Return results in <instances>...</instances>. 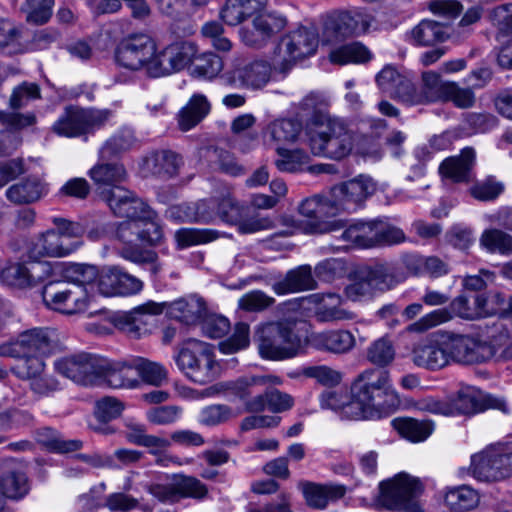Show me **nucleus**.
<instances>
[{
  "instance_id": "60",
  "label": "nucleus",
  "mask_w": 512,
  "mask_h": 512,
  "mask_svg": "<svg viewBox=\"0 0 512 512\" xmlns=\"http://www.w3.org/2000/svg\"><path fill=\"white\" fill-rule=\"evenodd\" d=\"M53 5L54 0H26L22 10L27 22L41 25L51 18Z\"/></svg>"
},
{
  "instance_id": "46",
  "label": "nucleus",
  "mask_w": 512,
  "mask_h": 512,
  "mask_svg": "<svg viewBox=\"0 0 512 512\" xmlns=\"http://www.w3.org/2000/svg\"><path fill=\"white\" fill-rule=\"evenodd\" d=\"M392 426L401 437L414 443L425 441L434 430L432 421L410 417L395 418Z\"/></svg>"
},
{
  "instance_id": "25",
  "label": "nucleus",
  "mask_w": 512,
  "mask_h": 512,
  "mask_svg": "<svg viewBox=\"0 0 512 512\" xmlns=\"http://www.w3.org/2000/svg\"><path fill=\"white\" fill-rule=\"evenodd\" d=\"M298 488L302 492L306 504L319 510L342 499L347 492L346 486L342 484H319L310 481H301Z\"/></svg>"
},
{
  "instance_id": "12",
  "label": "nucleus",
  "mask_w": 512,
  "mask_h": 512,
  "mask_svg": "<svg viewBox=\"0 0 512 512\" xmlns=\"http://www.w3.org/2000/svg\"><path fill=\"white\" fill-rule=\"evenodd\" d=\"M374 15L364 9H353L335 13L325 22L324 37L327 42L358 37L380 30Z\"/></svg>"
},
{
  "instance_id": "28",
  "label": "nucleus",
  "mask_w": 512,
  "mask_h": 512,
  "mask_svg": "<svg viewBox=\"0 0 512 512\" xmlns=\"http://www.w3.org/2000/svg\"><path fill=\"white\" fill-rule=\"evenodd\" d=\"M282 384V379L275 375H251L240 377L233 381L221 384V388L229 395H233L243 401L247 410V403L255 396L258 387L277 386Z\"/></svg>"
},
{
  "instance_id": "47",
  "label": "nucleus",
  "mask_w": 512,
  "mask_h": 512,
  "mask_svg": "<svg viewBox=\"0 0 512 512\" xmlns=\"http://www.w3.org/2000/svg\"><path fill=\"white\" fill-rule=\"evenodd\" d=\"M255 39L244 36V41L250 46H260L261 42L281 31L286 25V19L282 16L267 14L259 15L253 21Z\"/></svg>"
},
{
  "instance_id": "3",
  "label": "nucleus",
  "mask_w": 512,
  "mask_h": 512,
  "mask_svg": "<svg viewBox=\"0 0 512 512\" xmlns=\"http://www.w3.org/2000/svg\"><path fill=\"white\" fill-rule=\"evenodd\" d=\"M305 136L312 154L334 160L349 155L355 143L354 133L344 122L326 113H318L307 122Z\"/></svg>"
},
{
  "instance_id": "36",
  "label": "nucleus",
  "mask_w": 512,
  "mask_h": 512,
  "mask_svg": "<svg viewBox=\"0 0 512 512\" xmlns=\"http://www.w3.org/2000/svg\"><path fill=\"white\" fill-rule=\"evenodd\" d=\"M451 415L474 414L486 408L483 393L473 386H462L448 398Z\"/></svg>"
},
{
  "instance_id": "49",
  "label": "nucleus",
  "mask_w": 512,
  "mask_h": 512,
  "mask_svg": "<svg viewBox=\"0 0 512 512\" xmlns=\"http://www.w3.org/2000/svg\"><path fill=\"white\" fill-rule=\"evenodd\" d=\"M372 58L369 49L361 42H351L342 45L329 54V59L334 64L345 65L348 63H365Z\"/></svg>"
},
{
  "instance_id": "21",
  "label": "nucleus",
  "mask_w": 512,
  "mask_h": 512,
  "mask_svg": "<svg viewBox=\"0 0 512 512\" xmlns=\"http://www.w3.org/2000/svg\"><path fill=\"white\" fill-rule=\"evenodd\" d=\"M95 281L99 292L107 297L132 295L143 288L141 280L116 266L102 268Z\"/></svg>"
},
{
  "instance_id": "63",
  "label": "nucleus",
  "mask_w": 512,
  "mask_h": 512,
  "mask_svg": "<svg viewBox=\"0 0 512 512\" xmlns=\"http://www.w3.org/2000/svg\"><path fill=\"white\" fill-rule=\"evenodd\" d=\"M364 271L374 289V292L391 289L399 282L392 270L384 265L367 268L364 269Z\"/></svg>"
},
{
  "instance_id": "18",
  "label": "nucleus",
  "mask_w": 512,
  "mask_h": 512,
  "mask_svg": "<svg viewBox=\"0 0 512 512\" xmlns=\"http://www.w3.org/2000/svg\"><path fill=\"white\" fill-rule=\"evenodd\" d=\"M454 317L464 320H477L473 300L471 301L466 295L461 294L450 302L449 309L441 308L427 313L410 324L407 327V331L411 333H423L438 325L449 322Z\"/></svg>"
},
{
  "instance_id": "32",
  "label": "nucleus",
  "mask_w": 512,
  "mask_h": 512,
  "mask_svg": "<svg viewBox=\"0 0 512 512\" xmlns=\"http://www.w3.org/2000/svg\"><path fill=\"white\" fill-rule=\"evenodd\" d=\"M134 370L132 358L124 361H111L106 358L101 385L115 389L135 388L139 385V380L133 375Z\"/></svg>"
},
{
  "instance_id": "9",
  "label": "nucleus",
  "mask_w": 512,
  "mask_h": 512,
  "mask_svg": "<svg viewBox=\"0 0 512 512\" xmlns=\"http://www.w3.org/2000/svg\"><path fill=\"white\" fill-rule=\"evenodd\" d=\"M112 112L108 109L82 108L67 106L55 121L52 130L59 136L75 138L94 134L103 128L111 119Z\"/></svg>"
},
{
  "instance_id": "45",
  "label": "nucleus",
  "mask_w": 512,
  "mask_h": 512,
  "mask_svg": "<svg viewBox=\"0 0 512 512\" xmlns=\"http://www.w3.org/2000/svg\"><path fill=\"white\" fill-rule=\"evenodd\" d=\"M181 165L182 158L172 151H158L145 159L146 169L163 179L176 175Z\"/></svg>"
},
{
  "instance_id": "33",
  "label": "nucleus",
  "mask_w": 512,
  "mask_h": 512,
  "mask_svg": "<svg viewBox=\"0 0 512 512\" xmlns=\"http://www.w3.org/2000/svg\"><path fill=\"white\" fill-rule=\"evenodd\" d=\"M102 200L113 214L125 219L138 220L150 207L135 194H102Z\"/></svg>"
},
{
  "instance_id": "20",
  "label": "nucleus",
  "mask_w": 512,
  "mask_h": 512,
  "mask_svg": "<svg viewBox=\"0 0 512 512\" xmlns=\"http://www.w3.org/2000/svg\"><path fill=\"white\" fill-rule=\"evenodd\" d=\"M31 489L32 482L18 460L0 459V497L19 502L30 494Z\"/></svg>"
},
{
  "instance_id": "55",
  "label": "nucleus",
  "mask_w": 512,
  "mask_h": 512,
  "mask_svg": "<svg viewBox=\"0 0 512 512\" xmlns=\"http://www.w3.org/2000/svg\"><path fill=\"white\" fill-rule=\"evenodd\" d=\"M367 360L375 366L385 367L393 362L395 348L388 337H381L373 341L367 348Z\"/></svg>"
},
{
  "instance_id": "61",
  "label": "nucleus",
  "mask_w": 512,
  "mask_h": 512,
  "mask_svg": "<svg viewBox=\"0 0 512 512\" xmlns=\"http://www.w3.org/2000/svg\"><path fill=\"white\" fill-rule=\"evenodd\" d=\"M98 270L93 265L69 263L63 269V276L70 282L85 286L96 280Z\"/></svg>"
},
{
  "instance_id": "31",
  "label": "nucleus",
  "mask_w": 512,
  "mask_h": 512,
  "mask_svg": "<svg viewBox=\"0 0 512 512\" xmlns=\"http://www.w3.org/2000/svg\"><path fill=\"white\" fill-rule=\"evenodd\" d=\"M310 298L317 304L315 318L318 322L348 321L355 318L352 311L342 307V298L335 293L313 294Z\"/></svg>"
},
{
  "instance_id": "26",
  "label": "nucleus",
  "mask_w": 512,
  "mask_h": 512,
  "mask_svg": "<svg viewBox=\"0 0 512 512\" xmlns=\"http://www.w3.org/2000/svg\"><path fill=\"white\" fill-rule=\"evenodd\" d=\"M411 358L417 367L431 371L448 366L444 334L438 340L425 341L415 345Z\"/></svg>"
},
{
  "instance_id": "64",
  "label": "nucleus",
  "mask_w": 512,
  "mask_h": 512,
  "mask_svg": "<svg viewBox=\"0 0 512 512\" xmlns=\"http://www.w3.org/2000/svg\"><path fill=\"white\" fill-rule=\"evenodd\" d=\"M249 343V326L241 322L235 325L233 334L219 344V349L224 354H233L248 347Z\"/></svg>"
},
{
  "instance_id": "5",
  "label": "nucleus",
  "mask_w": 512,
  "mask_h": 512,
  "mask_svg": "<svg viewBox=\"0 0 512 512\" xmlns=\"http://www.w3.org/2000/svg\"><path fill=\"white\" fill-rule=\"evenodd\" d=\"M444 340L448 364L451 362L472 365L486 362L494 357L501 346L508 343L509 333L502 329L493 340L487 341L471 334L445 332Z\"/></svg>"
},
{
  "instance_id": "57",
  "label": "nucleus",
  "mask_w": 512,
  "mask_h": 512,
  "mask_svg": "<svg viewBox=\"0 0 512 512\" xmlns=\"http://www.w3.org/2000/svg\"><path fill=\"white\" fill-rule=\"evenodd\" d=\"M480 245L491 253H512V237L501 230L484 231L480 238Z\"/></svg>"
},
{
  "instance_id": "54",
  "label": "nucleus",
  "mask_w": 512,
  "mask_h": 512,
  "mask_svg": "<svg viewBox=\"0 0 512 512\" xmlns=\"http://www.w3.org/2000/svg\"><path fill=\"white\" fill-rule=\"evenodd\" d=\"M37 440L50 451L58 453L74 452L82 447L80 440L64 439L58 432L50 428L40 430L37 434Z\"/></svg>"
},
{
  "instance_id": "38",
  "label": "nucleus",
  "mask_w": 512,
  "mask_h": 512,
  "mask_svg": "<svg viewBox=\"0 0 512 512\" xmlns=\"http://www.w3.org/2000/svg\"><path fill=\"white\" fill-rule=\"evenodd\" d=\"M90 178L102 188L124 190L127 172L121 164L98 163L88 172Z\"/></svg>"
},
{
  "instance_id": "27",
  "label": "nucleus",
  "mask_w": 512,
  "mask_h": 512,
  "mask_svg": "<svg viewBox=\"0 0 512 512\" xmlns=\"http://www.w3.org/2000/svg\"><path fill=\"white\" fill-rule=\"evenodd\" d=\"M163 310L170 318L175 319L186 325H195L207 313V305L205 300L195 294L177 299L169 304L162 303Z\"/></svg>"
},
{
  "instance_id": "58",
  "label": "nucleus",
  "mask_w": 512,
  "mask_h": 512,
  "mask_svg": "<svg viewBox=\"0 0 512 512\" xmlns=\"http://www.w3.org/2000/svg\"><path fill=\"white\" fill-rule=\"evenodd\" d=\"M267 131L275 142L288 143L297 139L301 131V125L291 119H280L272 122Z\"/></svg>"
},
{
  "instance_id": "7",
  "label": "nucleus",
  "mask_w": 512,
  "mask_h": 512,
  "mask_svg": "<svg viewBox=\"0 0 512 512\" xmlns=\"http://www.w3.org/2000/svg\"><path fill=\"white\" fill-rule=\"evenodd\" d=\"M256 342L263 359L281 361L298 355L302 340L293 321L267 323L257 331Z\"/></svg>"
},
{
  "instance_id": "44",
  "label": "nucleus",
  "mask_w": 512,
  "mask_h": 512,
  "mask_svg": "<svg viewBox=\"0 0 512 512\" xmlns=\"http://www.w3.org/2000/svg\"><path fill=\"white\" fill-rule=\"evenodd\" d=\"M210 103L206 96L194 94L180 110L178 124L182 131H188L202 121L210 112Z\"/></svg>"
},
{
  "instance_id": "34",
  "label": "nucleus",
  "mask_w": 512,
  "mask_h": 512,
  "mask_svg": "<svg viewBox=\"0 0 512 512\" xmlns=\"http://www.w3.org/2000/svg\"><path fill=\"white\" fill-rule=\"evenodd\" d=\"M269 387H265L263 393L257 394L247 403V412H262L268 409L273 413H281L293 407L294 399L291 395Z\"/></svg>"
},
{
  "instance_id": "10",
  "label": "nucleus",
  "mask_w": 512,
  "mask_h": 512,
  "mask_svg": "<svg viewBox=\"0 0 512 512\" xmlns=\"http://www.w3.org/2000/svg\"><path fill=\"white\" fill-rule=\"evenodd\" d=\"M471 475L478 481L497 482L512 477V450L505 444L486 446L471 456Z\"/></svg>"
},
{
  "instance_id": "13",
  "label": "nucleus",
  "mask_w": 512,
  "mask_h": 512,
  "mask_svg": "<svg viewBox=\"0 0 512 512\" xmlns=\"http://www.w3.org/2000/svg\"><path fill=\"white\" fill-rule=\"evenodd\" d=\"M197 52L196 44L190 41L173 42L160 50L155 43L147 75L159 78L179 72L193 62Z\"/></svg>"
},
{
  "instance_id": "56",
  "label": "nucleus",
  "mask_w": 512,
  "mask_h": 512,
  "mask_svg": "<svg viewBox=\"0 0 512 512\" xmlns=\"http://www.w3.org/2000/svg\"><path fill=\"white\" fill-rule=\"evenodd\" d=\"M163 304L156 302H147L137 307L134 312L124 317L122 329L133 337H139L141 335V323L137 316L141 314L158 315L163 312Z\"/></svg>"
},
{
  "instance_id": "37",
  "label": "nucleus",
  "mask_w": 512,
  "mask_h": 512,
  "mask_svg": "<svg viewBox=\"0 0 512 512\" xmlns=\"http://www.w3.org/2000/svg\"><path fill=\"white\" fill-rule=\"evenodd\" d=\"M41 263L31 262L28 264L14 263L1 272V280L8 286L16 288H28L36 285L41 276L37 270L41 267Z\"/></svg>"
},
{
  "instance_id": "50",
  "label": "nucleus",
  "mask_w": 512,
  "mask_h": 512,
  "mask_svg": "<svg viewBox=\"0 0 512 512\" xmlns=\"http://www.w3.org/2000/svg\"><path fill=\"white\" fill-rule=\"evenodd\" d=\"M132 365L141 379L153 386H161L168 377L167 369L160 363L142 357H132Z\"/></svg>"
},
{
  "instance_id": "4",
  "label": "nucleus",
  "mask_w": 512,
  "mask_h": 512,
  "mask_svg": "<svg viewBox=\"0 0 512 512\" xmlns=\"http://www.w3.org/2000/svg\"><path fill=\"white\" fill-rule=\"evenodd\" d=\"M278 201V194H255L252 204L247 205L233 194H222L217 200V214L225 222L237 226L240 233H255L272 227L271 220L260 218L256 209H270Z\"/></svg>"
},
{
  "instance_id": "16",
  "label": "nucleus",
  "mask_w": 512,
  "mask_h": 512,
  "mask_svg": "<svg viewBox=\"0 0 512 512\" xmlns=\"http://www.w3.org/2000/svg\"><path fill=\"white\" fill-rule=\"evenodd\" d=\"M319 44L318 34L312 28L298 27L282 36L277 55L282 69H287L297 61L314 55Z\"/></svg>"
},
{
  "instance_id": "30",
  "label": "nucleus",
  "mask_w": 512,
  "mask_h": 512,
  "mask_svg": "<svg viewBox=\"0 0 512 512\" xmlns=\"http://www.w3.org/2000/svg\"><path fill=\"white\" fill-rule=\"evenodd\" d=\"M277 154L279 158L275 161V164L276 167L283 172H299L305 170L313 174L334 172V167L330 164H317L310 166L309 155L299 149L288 150L278 147Z\"/></svg>"
},
{
  "instance_id": "24",
  "label": "nucleus",
  "mask_w": 512,
  "mask_h": 512,
  "mask_svg": "<svg viewBox=\"0 0 512 512\" xmlns=\"http://www.w3.org/2000/svg\"><path fill=\"white\" fill-rule=\"evenodd\" d=\"M476 164V152L472 147L463 148L458 155L445 158L439 165L443 180L452 183H467L472 179Z\"/></svg>"
},
{
  "instance_id": "2",
  "label": "nucleus",
  "mask_w": 512,
  "mask_h": 512,
  "mask_svg": "<svg viewBox=\"0 0 512 512\" xmlns=\"http://www.w3.org/2000/svg\"><path fill=\"white\" fill-rule=\"evenodd\" d=\"M354 194H312L299 205L301 229L308 234H325L346 227L342 212L356 210Z\"/></svg>"
},
{
  "instance_id": "42",
  "label": "nucleus",
  "mask_w": 512,
  "mask_h": 512,
  "mask_svg": "<svg viewBox=\"0 0 512 512\" xmlns=\"http://www.w3.org/2000/svg\"><path fill=\"white\" fill-rule=\"evenodd\" d=\"M81 242H67L55 230L45 232L37 241L35 250L43 257H65L74 252Z\"/></svg>"
},
{
  "instance_id": "1",
  "label": "nucleus",
  "mask_w": 512,
  "mask_h": 512,
  "mask_svg": "<svg viewBox=\"0 0 512 512\" xmlns=\"http://www.w3.org/2000/svg\"><path fill=\"white\" fill-rule=\"evenodd\" d=\"M401 405L389 371L368 368L351 384V400L341 407L350 420L380 419L394 413Z\"/></svg>"
},
{
  "instance_id": "52",
  "label": "nucleus",
  "mask_w": 512,
  "mask_h": 512,
  "mask_svg": "<svg viewBox=\"0 0 512 512\" xmlns=\"http://www.w3.org/2000/svg\"><path fill=\"white\" fill-rule=\"evenodd\" d=\"M163 238V230L158 214L151 208L138 219V240L157 244Z\"/></svg>"
},
{
  "instance_id": "48",
  "label": "nucleus",
  "mask_w": 512,
  "mask_h": 512,
  "mask_svg": "<svg viewBox=\"0 0 512 512\" xmlns=\"http://www.w3.org/2000/svg\"><path fill=\"white\" fill-rule=\"evenodd\" d=\"M377 220L346 225L342 239L361 248L376 247Z\"/></svg>"
},
{
  "instance_id": "59",
  "label": "nucleus",
  "mask_w": 512,
  "mask_h": 512,
  "mask_svg": "<svg viewBox=\"0 0 512 512\" xmlns=\"http://www.w3.org/2000/svg\"><path fill=\"white\" fill-rule=\"evenodd\" d=\"M43 355L20 356L21 359L13 368V373L20 379L34 380L45 370V362Z\"/></svg>"
},
{
  "instance_id": "15",
  "label": "nucleus",
  "mask_w": 512,
  "mask_h": 512,
  "mask_svg": "<svg viewBox=\"0 0 512 512\" xmlns=\"http://www.w3.org/2000/svg\"><path fill=\"white\" fill-rule=\"evenodd\" d=\"M56 331L37 327L21 332L16 339L0 345V357L48 356L56 344Z\"/></svg>"
},
{
  "instance_id": "43",
  "label": "nucleus",
  "mask_w": 512,
  "mask_h": 512,
  "mask_svg": "<svg viewBox=\"0 0 512 512\" xmlns=\"http://www.w3.org/2000/svg\"><path fill=\"white\" fill-rule=\"evenodd\" d=\"M376 82L384 93L405 103L404 94L409 93L411 80L401 75L394 67L385 66L378 73Z\"/></svg>"
},
{
  "instance_id": "35",
  "label": "nucleus",
  "mask_w": 512,
  "mask_h": 512,
  "mask_svg": "<svg viewBox=\"0 0 512 512\" xmlns=\"http://www.w3.org/2000/svg\"><path fill=\"white\" fill-rule=\"evenodd\" d=\"M277 295H286L316 288V281L309 265H302L287 272L286 276L273 284Z\"/></svg>"
},
{
  "instance_id": "19",
  "label": "nucleus",
  "mask_w": 512,
  "mask_h": 512,
  "mask_svg": "<svg viewBox=\"0 0 512 512\" xmlns=\"http://www.w3.org/2000/svg\"><path fill=\"white\" fill-rule=\"evenodd\" d=\"M148 492L161 502L175 503L184 498L204 499L207 486L193 476L177 475L169 484H151Z\"/></svg>"
},
{
  "instance_id": "39",
  "label": "nucleus",
  "mask_w": 512,
  "mask_h": 512,
  "mask_svg": "<svg viewBox=\"0 0 512 512\" xmlns=\"http://www.w3.org/2000/svg\"><path fill=\"white\" fill-rule=\"evenodd\" d=\"M448 37L445 27L433 20H422L406 34V40L414 46H432Z\"/></svg>"
},
{
  "instance_id": "41",
  "label": "nucleus",
  "mask_w": 512,
  "mask_h": 512,
  "mask_svg": "<svg viewBox=\"0 0 512 512\" xmlns=\"http://www.w3.org/2000/svg\"><path fill=\"white\" fill-rule=\"evenodd\" d=\"M446 506L453 512H466L475 509L480 503V494L469 485L446 488Z\"/></svg>"
},
{
  "instance_id": "14",
  "label": "nucleus",
  "mask_w": 512,
  "mask_h": 512,
  "mask_svg": "<svg viewBox=\"0 0 512 512\" xmlns=\"http://www.w3.org/2000/svg\"><path fill=\"white\" fill-rule=\"evenodd\" d=\"M42 298L47 308L66 315L87 311L92 301L86 286L61 283L47 284Z\"/></svg>"
},
{
  "instance_id": "53",
  "label": "nucleus",
  "mask_w": 512,
  "mask_h": 512,
  "mask_svg": "<svg viewBox=\"0 0 512 512\" xmlns=\"http://www.w3.org/2000/svg\"><path fill=\"white\" fill-rule=\"evenodd\" d=\"M136 142L131 129L125 128L110 137L99 150L100 160H106L129 150Z\"/></svg>"
},
{
  "instance_id": "62",
  "label": "nucleus",
  "mask_w": 512,
  "mask_h": 512,
  "mask_svg": "<svg viewBox=\"0 0 512 512\" xmlns=\"http://www.w3.org/2000/svg\"><path fill=\"white\" fill-rule=\"evenodd\" d=\"M302 375L315 379L319 384L334 387L342 381V373L327 365H314L304 367Z\"/></svg>"
},
{
  "instance_id": "17",
  "label": "nucleus",
  "mask_w": 512,
  "mask_h": 512,
  "mask_svg": "<svg viewBox=\"0 0 512 512\" xmlns=\"http://www.w3.org/2000/svg\"><path fill=\"white\" fill-rule=\"evenodd\" d=\"M154 39L144 33H136L123 38L115 52L116 62L131 71H144L148 74V66L154 55Z\"/></svg>"
},
{
  "instance_id": "22",
  "label": "nucleus",
  "mask_w": 512,
  "mask_h": 512,
  "mask_svg": "<svg viewBox=\"0 0 512 512\" xmlns=\"http://www.w3.org/2000/svg\"><path fill=\"white\" fill-rule=\"evenodd\" d=\"M271 74L272 67L269 62L256 60L226 73L222 78L227 85L256 90L263 88L270 81Z\"/></svg>"
},
{
  "instance_id": "23",
  "label": "nucleus",
  "mask_w": 512,
  "mask_h": 512,
  "mask_svg": "<svg viewBox=\"0 0 512 512\" xmlns=\"http://www.w3.org/2000/svg\"><path fill=\"white\" fill-rule=\"evenodd\" d=\"M448 83L449 81H444L440 74L436 72H423L420 86L415 87L411 82L409 93L404 94L405 103L409 105H419L443 102Z\"/></svg>"
},
{
  "instance_id": "8",
  "label": "nucleus",
  "mask_w": 512,
  "mask_h": 512,
  "mask_svg": "<svg viewBox=\"0 0 512 512\" xmlns=\"http://www.w3.org/2000/svg\"><path fill=\"white\" fill-rule=\"evenodd\" d=\"M423 492L421 481L405 472L380 484L379 504L392 511L422 512L416 499Z\"/></svg>"
},
{
  "instance_id": "6",
  "label": "nucleus",
  "mask_w": 512,
  "mask_h": 512,
  "mask_svg": "<svg viewBox=\"0 0 512 512\" xmlns=\"http://www.w3.org/2000/svg\"><path fill=\"white\" fill-rule=\"evenodd\" d=\"M174 358L178 368L195 383L208 384L220 375L221 366L215 358L214 349L206 342L187 339Z\"/></svg>"
},
{
  "instance_id": "40",
  "label": "nucleus",
  "mask_w": 512,
  "mask_h": 512,
  "mask_svg": "<svg viewBox=\"0 0 512 512\" xmlns=\"http://www.w3.org/2000/svg\"><path fill=\"white\" fill-rule=\"evenodd\" d=\"M266 3L267 0H227L221 18L226 24L235 26L264 9Z\"/></svg>"
},
{
  "instance_id": "29",
  "label": "nucleus",
  "mask_w": 512,
  "mask_h": 512,
  "mask_svg": "<svg viewBox=\"0 0 512 512\" xmlns=\"http://www.w3.org/2000/svg\"><path fill=\"white\" fill-rule=\"evenodd\" d=\"M311 344L319 351L343 355L354 349L356 346V338L349 330H325L312 335Z\"/></svg>"
},
{
  "instance_id": "51",
  "label": "nucleus",
  "mask_w": 512,
  "mask_h": 512,
  "mask_svg": "<svg viewBox=\"0 0 512 512\" xmlns=\"http://www.w3.org/2000/svg\"><path fill=\"white\" fill-rule=\"evenodd\" d=\"M193 61L192 75L210 81L215 79L224 67L222 58L212 52L204 53L200 56L195 55Z\"/></svg>"
},
{
  "instance_id": "11",
  "label": "nucleus",
  "mask_w": 512,
  "mask_h": 512,
  "mask_svg": "<svg viewBox=\"0 0 512 512\" xmlns=\"http://www.w3.org/2000/svg\"><path fill=\"white\" fill-rule=\"evenodd\" d=\"M105 367L106 358L85 352L54 361L57 373L83 386H100Z\"/></svg>"
}]
</instances>
